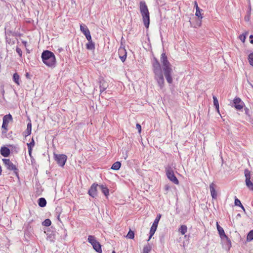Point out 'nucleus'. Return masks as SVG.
Instances as JSON below:
<instances>
[{
	"instance_id": "nucleus-1",
	"label": "nucleus",
	"mask_w": 253,
	"mask_h": 253,
	"mask_svg": "<svg viewBox=\"0 0 253 253\" xmlns=\"http://www.w3.org/2000/svg\"><path fill=\"white\" fill-rule=\"evenodd\" d=\"M42 61L47 66L54 67L56 63V58L54 53L48 50H44L41 56Z\"/></svg>"
},
{
	"instance_id": "nucleus-2",
	"label": "nucleus",
	"mask_w": 253,
	"mask_h": 253,
	"mask_svg": "<svg viewBox=\"0 0 253 253\" xmlns=\"http://www.w3.org/2000/svg\"><path fill=\"white\" fill-rule=\"evenodd\" d=\"M139 5L144 25L146 28H148L150 24V14L147 6L144 1H141Z\"/></svg>"
},
{
	"instance_id": "nucleus-3",
	"label": "nucleus",
	"mask_w": 253,
	"mask_h": 253,
	"mask_svg": "<svg viewBox=\"0 0 253 253\" xmlns=\"http://www.w3.org/2000/svg\"><path fill=\"white\" fill-rule=\"evenodd\" d=\"M246 177L245 182L247 187L251 191H253V173H252L248 169L244 170Z\"/></svg>"
},
{
	"instance_id": "nucleus-4",
	"label": "nucleus",
	"mask_w": 253,
	"mask_h": 253,
	"mask_svg": "<svg viewBox=\"0 0 253 253\" xmlns=\"http://www.w3.org/2000/svg\"><path fill=\"white\" fill-rule=\"evenodd\" d=\"M13 121V118L10 114H8L3 116L2 118V125L1 126L2 134H5L8 130V125L9 123Z\"/></svg>"
},
{
	"instance_id": "nucleus-5",
	"label": "nucleus",
	"mask_w": 253,
	"mask_h": 253,
	"mask_svg": "<svg viewBox=\"0 0 253 253\" xmlns=\"http://www.w3.org/2000/svg\"><path fill=\"white\" fill-rule=\"evenodd\" d=\"M166 175L168 179L175 184H178L179 181L175 176L173 170L170 166H168L166 168Z\"/></svg>"
},
{
	"instance_id": "nucleus-6",
	"label": "nucleus",
	"mask_w": 253,
	"mask_h": 253,
	"mask_svg": "<svg viewBox=\"0 0 253 253\" xmlns=\"http://www.w3.org/2000/svg\"><path fill=\"white\" fill-rule=\"evenodd\" d=\"M88 242L91 244L93 249L96 252L99 253L102 252L101 246L100 244L96 240L95 237L94 236L89 235L87 239Z\"/></svg>"
},
{
	"instance_id": "nucleus-7",
	"label": "nucleus",
	"mask_w": 253,
	"mask_h": 253,
	"mask_svg": "<svg viewBox=\"0 0 253 253\" xmlns=\"http://www.w3.org/2000/svg\"><path fill=\"white\" fill-rule=\"evenodd\" d=\"M2 161L4 164L7 169L9 170L13 171L15 175L18 176L19 170L16 168V166L14 165L8 159H3Z\"/></svg>"
},
{
	"instance_id": "nucleus-8",
	"label": "nucleus",
	"mask_w": 253,
	"mask_h": 253,
	"mask_svg": "<svg viewBox=\"0 0 253 253\" xmlns=\"http://www.w3.org/2000/svg\"><path fill=\"white\" fill-rule=\"evenodd\" d=\"M54 159L58 165L62 167L67 161V156L64 154H54Z\"/></svg>"
},
{
	"instance_id": "nucleus-9",
	"label": "nucleus",
	"mask_w": 253,
	"mask_h": 253,
	"mask_svg": "<svg viewBox=\"0 0 253 253\" xmlns=\"http://www.w3.org/2000/svg\"><path fill=\"white\" fill-rule=\"evenodd\" d=\"M153 70L155 75L163 74L161 65L156 58H154L153 63Z\"/></svg>"
},
{
	"instance_id": "nucleus-10",
	"label": "nucleus",
	"mask_w": 253,
	"mask_h": 253,
	"mask_svg": "<svg viewBox=\"0 0 253 253\" xmlns=\"http://www.w3.org/2000/svg\"><path fill=\"white\" fill-rule=\"evenodd\" d=\"M161 62L162 64L163 70L171 68V64L168 61L165 53H163L161 54Z\"/></svg>"
},
{
	"instance_id": "nucleus-11",
	"label": "nucleus",
	"mask_w": 253,
	"mask_h": 253,
	"mask_svg": "<svg viewBox=\"0 0 253 253\" xmlns=\"http://www.w3.org/2000/svg\"><path fill=\"white\" fill-rule=\"evenodd\" d=\"M163 70L167 81L168 83L171 84L173 81L171 76L173 72L172 68L163 69Z\"/></svg>"
},
{
	"instance_id": "nucleus-12",
	"label": "nucleus",
	"mask_w": 253,
	"mask_h": 253,
	"mask_svg": "<svg viewBox=\"0 0 253 253\" xmlns=\"http://www.w3.org/2000/svg\"><path fill=\"white\" fill-rule=\"evenodd\" d=\"M80 31L84 34L87 40H90L91 36L90 35V31L88 28L85 25H80Z\"/></svg>"
},
{
	"instance_id": "nucleus-13",
	"label": "nucleus",
	"mask_w": 253,
	"mask_h": 253,
	"mask_svg": "<svg viewBox=\"0 0 253 253\" xmlns=\"http://www.w3.org/2000/svg\"><path fill=\"white\" fill-rule=\"evenodd\" d=\"M233 103L234 107L237 110H240L243 108L244 103L240 98H235L233 100Z\"/></svg>"
},
{
	"instance_id": "nucleus-14",
	"label": "nucleus",
	"mask_w": 253,
	"mask_h": 253,
	"mask_svg": "<svg viewBox=\"0 0 253 253\" xmlns=\"http://www.w3.org/2000/svg\"><path fill=\"white\" fill-rule=\"evenodd\" d=\"M155 79L157 81L158 85L162 88L164 85V78L163 74L155 75Z\"/></svg>"
},
{
	"instance_id": "nucleus-15",
	"label": "nucleus",
	"mask_w": 253,
	"mask_h": 253,
	"mask_svg": "<svg viewBox=\"0 0 253 253\" xmlns=\"http://www.w3.org/2000/svg\"><path fill=\"white\" fill-rule=\"evenodd\" d=\"M98 184H93L88 191L89 195L94 198L97 195V187H98Z\"/></svg>"
},
{
	"instance_id": "nucleus-16",
	"label": "nucleus",
	"mask_w": 253,
	"mask_h": 253,
	"mask_svg": "<svg viewBox=\"0 0 253 253\" xmlns=\"http://www.w3.org/2000/svg\"><path fill=\"white\" fill-rule=\"evenodd\" d=\"M216 185L212 182L210 185V190L211 194V196L213 199H216L217 197V194L215 190Z\"/></svg>"
},
{
	"instance_id": "nucleus-17",
	"label": "nucleus",
	"mask_w": 253,
	"mask_h": 253,
	"mask_svg": "<svg viewBox=\"0 0 253 253\" xmlns=\"http://www.w3.org/2000/svg\"><path fill=\"white\" fill-rule=\"evenodd\" d=\"M0 153L2 156L7 157L10 154V150L7 147L3 146L0 148Z\"/></svg>"
},
{
	"instance_id": "nucleus-18",
	"label": "nucleus",
	"mask_w": 253,
	"mask_h": 253,
	"mask_svg": "<svg viewBox=\"0 0 253 253\" xmlns=\"http://www.w3.org/2000/svg\"><path fill=\"white\" fill-rule=\"evenodd\" d=\"M217 230L222 241H224V239H227L228 241V242L229 243L230 239L225 234L223 229L222 228H218Z\"/></svg>"
},
{
	"instance_id": "nucleus-19",
	"label": "nucleus",
	"mask_w": 253,
	"mask_h": 253,
	"mask_svg": "<svg viewBox=\"0 0 253 253\" xmlns=\"http://www.w3.org/2000/svg\"><path fill=\"white\" fill-rule=\"evenodd\" d=\"M88 42L86 44V48L88 50H93L95 49V43L92 41L91 38L90 40H87Z\"/></svg>"
},
{
	"instance_id": "nucleus-20",
	"label": "nucleus",
	"mask_w": 253,
	"mask_h": 253,
	"mask_svg": "<svg viewBox=\"0 0 253 253\" xmlns=\"http://www.w3.org/2000/svg\"><path fill=\"white\" fill-rule=\"evenodd\" d=\"M99 83L100 92L102 93L107 88L108 85L107 83L103 80L100 81Z\"/></svg>"
},
{
	"instance_id": "nucleus-21",
	"label": "nucleus",
	"mask_w": 253,
	"mask_h": 253,
	"mask_svg": "<svg viewBox=\"0 0 253 253\" xmlns=\"http://www.w3.org/2000/svg\"><path fill=\"white\" fill-rule=\"evenodd\" d=\"M31 131L32 124L31 122H30L27 124V128L25 132H24V134L25 136H28L31 134Z\"/></svg>"
},
{
	"instance_id": "nucleus-22",
	"label": "nucleus",
	"mask_w": 253,
	"mask_h": 253,
	"mask_svg": "<svg viewBox=\"0 0 253 253\" xmlns=\"http://www.w3.org/2000/svg\"><path fill=\"white\" fill-rule=\"evenodd\" d=\"M38 203L40 207L43 208L46 206V201L44 198H40L38 199Z\"/></svg>"
},
{
	"instance_id": "nucleus-23",
	"label": "nucleus",
	"mask_w": 253,
	"mask_h": 253,
	"mask_svg": "<svg viewBox=\"0 0 253 253\" xmlns=\"http://www.w3.org/2000/svg\"><path fill=\"white\" fill-rule=\"evenodd\" d=\"M157 227H158L157 225H156L155 224H152V226H151V227L150 228V236H149V239L148 240V241H149L150 240L151 237L154 234L155 231L157 230Z\"/></svg>"
},
{
	"instance_id": "nucleus-24",
	"label": "nucleus",
	"mask_w": 253,
	"mask_h": 253,
	"mask_svg": "<svg viewBox=\"0 0 253 253\" xmlns=\"http://www.w3.org/2000/svg\"><path fill=\"white\" fill-rule=\"evenodd\" d=\"M99 188L101 190V192L105 195V196H107L109 195V190L108 189L103 185H101L98 186Z\"/></svg>"
},
{
	"instance_id": "nucleus-25",
	"label": "nucleus",
	"mask_w": 253,
	"mask_h": 253,
	"mask_svg": "<svg viewBox=\"0 0 253 253\" xmlns=\"http://www.w3.org/2000/svg\"><path fill=\"white\" fill-rule=\"evenodd\" d=\"M13 82L17 85H20V76L17 73H15L12 76Z\"/></svg>"
},
{
	"instance_id": "nucleus-26",
	"label": "nucleus",
	"mask_w": 253,
	"mask_h": 253,
	"mask_svg": "<svg viewBox=\"0 0 253 253\" xmlns=\"http://www.w3.org/2000/svg\"><path fill=\"white\" fill-rule=\"evenodd\" d=\"M33 233V229L31 226H28L24 231L25 236H30Z\"/></svg>"
},
{
	"instance_id": "nucleus-27",
	"label": "nucleus",
	"mask_w": 253,
	"mask_h": 253,
	"mask_svg": "<svg viewBox=\"0 0 253 253\" xmlns=\"http://www.w3.org/2000/svg\"><path fill=\"white\" fill-rule=\"evenodd\" d=\"M121 162H116L112 165V166L111 167V169H112L113 170H117L120 169V168H121Z\"/></svg>"
},
{
	"instance_id": "nucleus-28",
	"label": "nucleus",
	"mask_w": 253,
	"mask_h": 253,
	"mask_svg": "<svg viewBox=\"0 0 253 253\" xmlns=\"http://www.w3.org/2000/svg\"><path fill=\"white\" fill-rule=\"evenodd\" d=\"M151 250L152 247L151 245L149 243H148L147 245L144 246L142 253H149Z\"/></svg>"
},
{
	"instance_id": "nucleus-29",
	"label": "nucleus",
	"mask_w": 253,
	"mask_h": 253,
	"mask_svg": "<svg viewBox=\"0 0 253 253\" xmlns=\"http://www.w3.org/2000/svg\"><path fill=\"white\" fill-rule=\"evenodd\" d=\"M212 98L213 99V104L215 106V108H216V110L217 111V112H219V104H218V99H217V97L214 95L213 96Z\"/></svg>"
},
{
	"instance_id": "nucleus-30",
	"label": "nucleus",
	"mask_w": 253,
	"mask_h": 253,
	"mask_svg": "<svg viewBox=\"0 0 253 253\" xmlns=\"http://www.w3.org/2000/svg\"><path fill=\"white\" fill-rule=\"evenodd\" d=\"M187 230V227L185 225H182L180 226V227L179 228V232L181 233L182 235H184Z\"/></svg>"
},
{
	"instance_id": "nucleus-31",
	"label": "nucleus",
	"mask_w": 253,
	"mask_h": 253,
	"mask_svg": "<svg viewBox=\"0 0 253 253\" xmlns=\"http://www.w3.org/2000/svg\"><path fill=\"white\" fill-rule=\"evenodd\" d=\"M253 240V230H251L248 234L247 241L248 242Z\"/></svg>"
},
{
	"instance_id": "nucleus-32",
	"label": "nucleus",
	"mask_w": 253,
	"mask_h": 253,
	"mask_svg": "<svg viewBox=\"0 0 253 253\" xmlns=\"http://www.w3.org/2000/svg\"><path fill=\"white\" fill-rule=\"evenodd\" d=\"M202 10H203L200 8H197V9L196 11L195 15L198 17L200 19H202L203 18V16H202L201 14V11Z\"/></svg>"
},
{
	"instance_id": "nucleus-33",
	"label": "nucleus",
	"mask_w": 253,
	"mask_h": 253,
	"mask_svg": "<svg viewBox=\"0 0 253 253\" xmlns=\"http://www.w3.org/2000/svg\"><path fill=\"white\" fill-rule=\"evenodd\" d=\"M126 237L128 239H133L134 237V232L130 229L127 234L126 235Z\"/></svg>"
},
{
	"instance_id": "nucleus-34",
	"label": "nucleus",
	"mask_w": 253,
	"mask_h": 253,
	"mask_svg": "<svg viewBox=\"0 0 253 253\" xmlns=\"http://www.w3.org/2000/svg\"><path fill=\"white\" fill-rule=\"evenodd\" d=\"M51 221L48 218L45 219L42 223V225L47 226V227L51 225Z\"/></svg>"
},
{
	"instance_id": "nucleus-35",
	"label": "nucleus",
	"mask_w": 253,
	"mask_h": 253,
	"mask_svg": "<svg viewBox=\"0 0 253 253\" xmlns=\"http://www.w3.org/2000/svg\"><path fill=\"white\" fill-rule=\"evenodd\" d=\"M27 145L28 146V150L30 151L31 149H32L35 145V141L34 139L32 138V141L30 143H27Z\"/></svg>"
},
{
	"instance_id": "nucleus-36",
	"label": "nucleus",
	"mask_w": 253,
	"mask_h": 253,
	"mask_svg": "<svg viewBox=\"0 0 253 253\" xmlns=\"http://www.w3.org/2000/svg\"><path fill=\"white\" fill-rule=\"evenodd\" d=\"M119 54L120 55H126V50L124 48H120L119 49Z\"/></svg>"
},
{
	"instance_id": "nucleus-37",
	"label": "nucleus",
	"mask_w": 253,
	"mask_h": 253,
	"mask_svg": "<svg viewBox=\"0 0 253 253\" xmlns=\"http://www.w3.org/2000/svg\"><path fill=\"white\" fill-rule=\"evenodd\" d=\"M248 60L250 64L253 66V52L249 55Z\"/></svg>"
},
{
	"instance_id": "nucleus-38",
	"label": "nucleus",
	"mask_w": 253,
	"mask_h": 253,
	"mask_svg": "<svg viewBox=\"0 0 253 253\" xmlns=\"http://www.w3.org/2000/svg\"><path fill=\"white\" fill-rule=\"evenodd\" d=\"M248 35V33H245V34H243L239 36V38L240 40L244 42L246 40V35Z\"/></svg>"
},
{
	"instance_id": "nucleus-39",
	"label": "nucleus",
	"mask_w": 253,
	"mask_h": 253,
	"mask_svg": "<svg viewBox=\"0 0 253 253\" xmlns=\"http://www.w3.org/2000/svg\"><path fill=\"white\" fill-rule=\"evenodd\" d=\"M161 215L160 214H159V215H158L156 217V218H155L154 222H153V224H155L156 225H157L158 226V223L159 222V220L161 218Z\"/></svg>"
},
{
	"instance_id": "nucleus-40",
	"label": "nucleus",
	"mask_w": 253,
	"mask_h": 253,
	"mask_svg": "<svg viewBox=\"0 0 253 253\" xmlns=\"http://www.w3.org/2000/svg\"><path fill=\"white\" fill-rule=\"evenodd\" d=\"M224 243L226 244L227 247L228 248H230L231 247V242L230 240L229 243L228 242V241L227 239H224V241H223Z\"/></svg>"
},
{
	"instance_id": "nucleus-41",
	"label": "nucleus",
	"mask_w": 253,
	"mask_h": 253,
	"mask_svg": "<svg viewBox=\"0 0 253 253\" xmlns=\"http://www.w3.org/2000/svg\"><path fill=\"white\" fill-rule=\"evenodd\" d=\"M235 205L237 206L240 207V206H242V204L241 203V201L237 198H236L235 200Z\"/></svg>"
},
{
	"instance_id": "nucleus-42",
	"label": "nucleus",
	"mask_w": 253,
	"mask_h": 253,
	"mask_svg": "<svg viewBox=\"0 0 253 253\" xmlns=\"http://www.w3.org/2000/svg\"><path fill=\"white\" fill-rule=\"evenodd\" d=\"M60 231L62 232H63V234L61 235V237L63 238L65 237L67 235V233L66 232V230H65L63 228H61L60 230Z\"/></svg>"
},
{
	"instance_id": "nucleus-43",
	"label": "nucleus",
	"mask_w": 253,
	"mask_h": 253,
	"mask_svg": "<svg viewBox=\"0 0 253 253\" xmlns=\"http://www.w3.org/2000/svg\"><path fill=\"white\" fill-rule=\"evenodd\" d=\"M16 51L17 53L18 54V55L20 57H21L22 55V51L21 49L19 47H17L16 49Z\"/></svg>"
},
{
	"instance_id": "nucleus-44",
	"label": "nucleus",
	"mask_w": 253,
	"mask_h": 253,
	"mask_svg": "<svg viewBox=\"0 0 253 253\" xmlns=\"http://www.w3.org/2000/svg\"><path fill=\"white\" fill-rule=\"evenodd\" d=\"M120 59L123 62H124L126 59V55H120L119 56Z\"/></svg>"
},
{
	"instance_id": "nucleus-45",
	"label": "nucleus",
	"mask_w": 253,
	"mask_h": 253,
	"mask_svg": "<svg viewBox=\"0 0 253 253\" xmlns=\"http://www.w3.org/2000/svg\"><path fill=\"white\" fill-rule=\"evenodd\" d=\"M245 114L248 115V116H250V110L249 108L246 107L245 108Z\"/></svg>"
},
{
	"instance_id": "nucleus-46",
	"label": "nucleus",
	"mask_w": 253,
	"mask_h": 253,
	"mask_svg": "<svg viewBox=\"0 0 253 253\" xmlns=\"http://www.w3.org/2000/svg\"><path fill=\"white\" fill-rule=\"evenodd\" d=\"M136 128L138 130V132L139 133H140L141 131V125L140 124H137L136 125Z\"/></svg>"
},
{
	"instance_id": "nucleus-47",
	"label": "nucleus",
	"mask_w": 253,
	"mask_h": 253,
	"mask_svg": "<svg viewBox=\"0 0 253 253\" xmlns=\"http://www.w3.org/2000/svg\"><path fill=\"white\" fill-rule=\"evenodd\" d=\"M250 19V14H247V15H246L245 17V21H249Z\"/></svg>"
},
{
	"instance_id": "nucleus-48",
	"label": "nucleus",
	"mask_w": 253,
	"mask_h": 253,
	"mask_svg": "<svg viewBox=\"0 0 253 253\" xmlns=\"http://www.w3.org/2000/svg\"><path fill=\"white\" fill-rule=\"evenodd\" d=\"M250 38L251 39L250 40V42L252 43V44H253V35H251L250 36Z\"/></svg>"
},
{
	"instance_id": "nucleus-49",
	"label": "nucleus",
	"mask_w": 253,
	"mask_h": 253,
	"mask_svg": "<svg viewBox=\"0 0 253 253\" xmlns=\"http://www.w3.org/2000/svg\"><path fill=\"white\" fill-rule=\"evenodd\" d=\"M0 91H1V93L2 95L4 96V88L3 87H1Z\"/></svg>"
},
{
	"instance_id": "nucleus-50",
	"label": "nucleus",
	"mask_w": 253,
	"mask_h": 253,
	"mask_svg": "<svg viewBox=\"0 0 253 253\" xmlns=\"http://www.w3.org/2000/svg\"><path fill=\"white\" fill-rule=\"evenodd\" d=\"M251 5H250L249 9L247 12V14H250V15L251 16Z\"/></svg>"
},
{
	"instance_id": "nucleus-51",
	"label": "nucleus",
	"mask_w": 253,
	"mask_h": 253,
	"mask_svg": "<svg viewBox=\"0 0 253 253\" xmlns=\"http://www.w3.org/2000/svg\"><path fill=\"white\" fill-rule=\"evenodd\" d=\"M32 149H31V150L30 151L29 150H28V153H29V155L30 156V157L31 158H32Z\"/></svg>"
},
{
	"instance_id": "nucleus-52",
	"label": "nucleus",
	"mask_w": 253,
	"mask_h": 253,
	"mask_svg": "<svg viewBox=\"0 0 253 253\" xmlns=\"http://www.w3.org/2000/svg\"><path fill=\"white\" fill-rule=\"evenodd\" d=\"M169 188H170V187H169V186L168 185H166L165 186V190H166V191L169 190Z\"/></svg>"
},
{
	"instance_id": "nucleus-53",
	"label": "nucleus",
	"mask_w": 253,
	"mask_h": 253,
	"mask_svg": "<svg viewBox=\"0 0 253 253\" xmlns=\"http://www.w3.org/2000/svg\"><path fill=\"white\" fill-rule=\"evenodd\" d=\"M194 7L196 8V9H197V8H199L198 5V3L196 1H195L194 2Z\"/></svg>"
},
{
	"instance_id": "nucleus-54",
	"label": "nucleus",
	"mask_w": 253,
	"mask_h": 253,
	"mask_svg": "<svg viewBox=\"0 0 253 253\" xmlns=\"http://www.w3.org/2000/svg\"><path fill=\"white\" fill-rule=\"evenodd\" d=\"M216 227H217V230L218 229V228H222L221 227H220L219 226V225L218 224V222H216Z\"/></svg>"
},
{
	"instance_id": "nucleus-55",
	"label": "nucleus",
	"mask_w": 253,
	"mask_h": 253,
	"mask_svg": "<svg viewBox=\"0 0 253 253\" xmlns=\"http://www.w3.org/2000/svg\"><path fill=\"white\" fill-rule=\"evenodd\" d=\"M57 219L59 220V221H60V214H58L57 216Z\"/></svg>"
},
{
	"instance_id": "nucleus-56",
	"label": "nucleus",
	"mask_w": 253,
	"mask_h": 253,
	"mask_svg": "<svg viewBox=\"0 0 253 253\" xmlns=\"http://www.w3.org/2000/svg\"><path fill=\"white\" fill-rule=\"evenodd\" d=\"M240 207L244 210V211H245V209L242 205V206H240Z\"/></svg>"
},
{
	"instance_id": "nucleus-57",
	"label": "nucleus",
	"mask_w": 253,
	"mask_h": 253,
	"mask_svg": "<svg viewBox=\"0 0 253 253\" xmlns=\"http://www.w3.org/2000/svg\"><path fill=\"white\" fill-rule=\"evenodd\" d=\"M26 77H27V78H28V76H29V74H28V73H26Z\"/></svg>"
},
{
	"instance_id": "nucleus-58",
	"label": "nucleus",
	"mask_w": 253,
	"mask_h": 253,
	"mask_svg": "<svg viewBox=\"0 0 253 253\" xmlns=\"http://www.w3.org/2000/svg\"><path fill=\"white\" fill-rule=\"evenodd\" d=\"M23 42V44H24L26 45V44L27 43L26 42Z\"/></svg>"
},
{
	"instance_id": "nucleus-59",
	"label": "nucleus",
	"mask_w": 253,
	"mask_h": 253,
	"mask_svg": "<svg viewBox=\"0 0 253 253\" xmlns=\"http://www.w3.org/2000/svg\"><path fill=\"white\" fill-rule=\"evenodd\" d=\"M112 253H116L115 251H113Z\"/></svg>"
}]
</instances>
